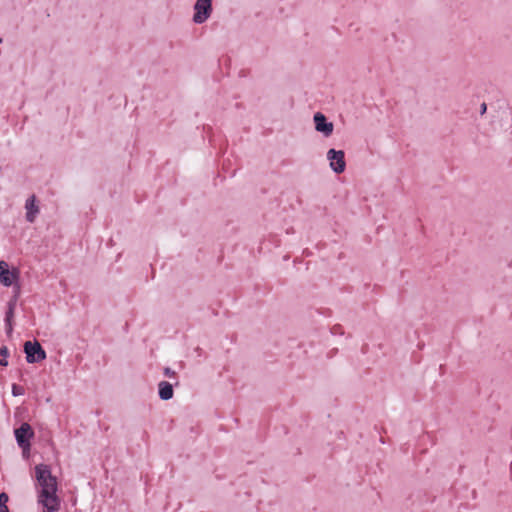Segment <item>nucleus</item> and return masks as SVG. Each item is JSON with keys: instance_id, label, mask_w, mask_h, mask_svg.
<instances>
[{"instance_id": "11", "label": "nucleus", "mask_w": 512, "mask_h": 512, "mask_svg": "<svg viewBox=\"0 0 512 512\" xmlns=\"http://www.w3.org/2000/svg\"><path fill=\"white\" fill-rule=\"evenodd\" d=\"M23 393H24V389H23L21 386L16 385V384H14V385L12 386V394H13L14 396H20V395H22Z\"/></svg>"}, {"instance_id": "14", "label": "nucleus", "mask_w": 512, "mask_h": 512, "mask_svg": "<svg viewBox=\"0 0 512 512\" xmlns=\"http://www.w3.org/2000/svg\"><path fill=\"white\" fill-rule=\"evenodd\" d=\"M502 117L505 118L506 120H512V113L511 111L505 109L502 111Z\"/></svg>"}, {"instance_id": "13", "label": "nucleus", "mask_w": 512, "mask_h": 512, "mask_svg": "<svg viewBox=\"0 0 512 512\" xmlns=\"http://www.w3.org/2000/svg\"><path fill=\"white\" fill-rule=\"evenodd\" d=\"M164 375L167 376V377H174L175 376V371H173L171 368L169 367H166L164 368Z\"/></svg>"}, {"instance_id": "4", "label": "nucleus", "mask_w": 512, "mask_h": 512, "mask_svg": "<svg viewBox=\"0 0 512 512\" xmlns=\"http://www.w3.org/2000/svg\"><path fill=\"white\" fill-rule=\"evenodd\" d=\"M313 122L315 130L322 134L325 138H328L332 135L334 131V124L328 121L324 114L321 112L315 113L313 116Z\"/></svg>"}, {"instance_id": "7", "label": "nucleus", "mask_w": 512, "mask_h": 512, "mask_svg": "<svg viewBox=\"0 0 512 512\" xmlns=\"http://www.w3.org/2000/svg\"><path fill=\"white\" fill-rule=\"evenodd\" d=\"M17 277L18 272L16 270H9L8 264L0 260V282L4 286L9 287L14 283Z\"/></svg>"}, {"instance_id": "2", "label": "nucleus", "mask_w": 512, "mask_h": 512, "mask_svg": "<svg viewBox=\"0 0 512 512\" xmlns=\"http://www.w3.org/2000/svg\"><path fill=\"white\" fill-rule=\"evenodd\" d=\"M24 352L28 363H38L46 358V352L38 341H26L24 343Z\"/></svg>"}, {"instance_id": "12", "label": "nucleus", "mask_w": 512, "mask_h": 512, "mask_svg": "<svg viewBox=\"0 0 512 512\" xmlns=\"http://www.w3.org/2000/svg\"><path fill=\"white\" fill-rule=\"evenodd\" d=\"M8 500H9L8 495H7L5 492H2V493L0 494V507H4V508H5V507H8V506H7V502H8Z\"/></svg>"}, {"instance_id": "10", "label": "nucleus", "mask_w": 512, "mask_h": 512, "mask_svg": "<svg viewBox=\"0 0 512 512\" xmlns=\"http://www.w3.org/2000/svg\"><path fill=\"white\" fill-rule=\"evenodd\" d=\"M15 307H16V301H10L8 303V309L6 311V316H5V322H6V328H7V333L10 334L13 330V326H12V319H13V316H14V310H15Z\"/></svg>"}, {"instance_id": "18", "label": "nucleus", "mask_w": 512, "mask_h": 512, "mask_svg": "<svg viewBox=\"0 0 512 512\" xmlns=\"http://www.w3.org/2000/svg\"><path fill=\"white\" fill-rule=\"evenodd\" d=\"M0 512H9L8 507H0Z\"/></svg>"}, {"instance_id": "1", "label": "nucleus", "mask_w": 512, "mask_h": 512, "mask_svg": "<svg viewBox=\"0 0 512 512\" xmlns=\"http://www.w3.org/2000/svg\"><path fill=\"white\" fill-rule=\"evenodd\" d=\"M35 478L40 491L38 502L44 507V512H55L60 508V499L57 496V479L52 475L51 469L46 464L35 466Z\"/></svg>"}, {"instance_id": "16", "label": "nucleus", "mask_w": 512, "mask_h": 512, "mask_svg": "<svg viewBox=\"0 0 512 512\" xmlns=\"http://www.w3.org/2000/svg\"><path fill=\"white\" fill-rule=\"evenodd\" d=\"M487 111V105L485 102H483L481 105H480V114L483 115L485 114Z\"/></svg>"}, {"instance_id": "8", "label": "nucleus", "mask_w": 512, "mask_h": 512, "mask_svg": "<svg viewBox=\"0 0 512 512\" xmlns=\"http://www.w3.org/2000/svg\"><path fill=\"white\" fill-rule=\"evenodd\" d=\"M25 209L26 220L30 223H33L35 221L37 214L39 213V208L36 205V198L34 195H32L30 198L26 200Z\"/></svg>"}, {"instance_id": "15", "label": "nucleus", "mask_w": 512, "mask_h": 512, "mask_svg": "<svg viewBox=\"0 0 512 512\" xmlns=\"http://www.w3.org/2000/svg\"><path fill=\"white\" fill-rule=\"evenodd\" d=\"M8 355V350L6 347H1L0 348V356H1V359H6Z\"/></svg>"}, {"instance_id": "9", "label": "nucleus", "mask_w": 512, "mask_h": 512, "mask_svg": "<svg viewBox=\"0 0 512 512\" xmlns=\"http://www.w3.org/2000/svg\"><path fill=\"white\" fill-rule=\"evenodd\" d=\"M158 393L161 400L167 401L173 397V386L167 381L158 384Z\"/></svg>"}, {"instance_id": "6", "label": "nucleus", "mask_w": 512, "mask_h": 512, "mask_svg": "<svg viewBox=\"0 0 512 512\" xmlns=\"http://www.w3.org/2000/svg\"><path fill=\"white\" fill-rule=\"evenodd\" d=\"M327 159L330 162V168L335 173L340 174L345 170L346 163H345L343 151L330 149L327 152Z\"/></svg>"}, {"instance_id": "3", "label": "nucleus", "mask_w": 512, "mask_h": 512, "mask_svg": "<svg viewBox=\"0 0 512 512\" xmlns=\"http://www.w3.org/2000/svg\"><path fill=\"white\" fill-rule=\"evenodd\" d=\"M193 22L202 24L207 21L212 12V0H197L194 5Z\"/></svg>"}, {"instance_id": "5", "label": "nucleus", "mask_w": 512, "mask_h": 512, "mask_svg": "<svg viewBox=\"0 0 512 512\" xmlns=\"http://www.w3.org/2000/svg\"><path fill=\"white\" fill-rule=\"evenodd\" d=\"M34 435L31 426L28 423H22L21 426L15 430V438L18 445L25 452L30 448V438Z\"/></svg>"}, {"instance_id": "17", "label": "nucleus", "mask_w": 512, "mask_h": 512, "mask_svg": "<svg viewBox=\"0 0 512 512\" xmlns=\"http://www.w3.org/2000/svg\"><path fill=\"white\" fill-rule=\"evenodd\" d=\"M0 365L1 366H7L8 365V361L6 359H1L0 360Z\"/></svg>"}]
</instances>
